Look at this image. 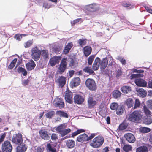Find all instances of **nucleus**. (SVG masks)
Returning a JSON list of instances; mask_svg holds the SVG:
<instances>
[{
  "instance_id": "50",
  "label": "nucleus",
  "mask_w": 152,
  "mask_h": 152,
  "mask_svg": "<svg viewBox=\"0 0 152 152\" xmlns=\"http://www.w3.org/2000/svg\"><path fill=\"white\" fill-rule=\"evenodd\" d=\"M128 126V124L124 122L121 124L119 126V128L121 130H123L126 129Z\"/></svg>"
},
{
  "instance_id": "62",
  "label": "nucleus",
  "mask_w": 152,
  "mask_h": 152,
  "mask_svg": "<svg viewBox=\"0 0 152 152\" xmlns=\"http://www.w3.org/2000/svg\"><path fill=\"white\" fill-rule=\"evenodd\" d=\"M29 82V80H28V79H27L26 80H25L22 81V84L23 85H24V86H26L27 85V84Z\"/></svg>"
},
{
  "instance_id": "8",
  "label": "nucleus",
  "mask_w": 152,
  "mask_h": 152,
  "mask_svg": "<svg viewBox=\"0 0 152 152\" xmlns=\"http://www.w3.org/2000/svg\"><path fill=\"white\" fill-rule=\"evenodd\" d=\"M74 102L77 104H81L84 101V98L79 94L76 95L74 97Z\"/></svg>"
},
{
  "instance_id": "47",
  "label": "nucleus",
  "mask_w": 152,
  "mask_h": 152,
  "mask_svg": "<svg viewBox=\"0 0 152 152\" xmlns=\"http://www.w3.org/2000/svg\"><path fill=\"white\" fill-rule=\"evenodd\" d=\"M140 104V103L138 99H136L134 104V106L133 107V109H135L139 107Z\"/></svg>"
},
{
  "instance_id": "56",
  "label": "nucleus",
  "mask_w": 152,
  "mask_h": 152,
  "mask_svg": "<svg viewBox=\"0 0 152 152\" xmlns=\"http://www.w3.org/2000/svg\"><path fill=\"white\" fill-rule=\"evenodd\" d=\"M51 139L53 141H56L58 139V134L55 133H53L51 136Z\"/></svg>"
},
{
  "instance_id": "32",
  "label": "nucleus",
  "mask_w": 152,
  "mask_h": 152,
  "mask_svg": "<svg viewBox=\"0 0 152 152\" xmlns=\"http://www.w3.org/2000/svg\"><path fill=\"white\" fill-rule=\"evenodd\" d=\"M121 91L124 93H128L131 90V88L129 86H124L121 89Z\"/></svg>"
},
{
  "instance_id": "33",
  "label": "nucleus",
  "mask_w": 152,
  "mask_h": 152,
  "mask_svg": "<svg viewBox=\"0 0 152 152\" xmlns=\"http://www.w3.org/2000/svg\"><path fill=\"white\" fill-rule=\"evenodd\" d=\"M75 142L72 140H68L66 142V145L67 147L69 148H73L75 145Z\"/></svg>"
},
{
  "instance_id": "11",
  "label": "nucleus",
  "mask_w": 152,
  "mask_h": 152,
  "mask_svg": "<svg viewBox=\"0 0 152 152\" xmlns=\"http://www.w3.org/2000/svg\"><path fill=\"white\" fill-rule=\"evenodd\" d=\"M54 104L56 107H59L60 108H63L64 106V102L61 98H56L55 100Z\"/></svg>"
},
{
  "instance_id": "10",
  "label": "nucleus",
  "mask_w": 152,
  "mask_h": 152,
  "mask_svg": "<svg viewBox=\"0 0 152 152\" xmlns=\"http://www.w3.org/2000/svg\"><path fill=\"white\" fill-rule=\"evenodd\" d=\"M16 148L17 152H25L27 148V146L24 143H21L18 144Z\"/></svg>"
},
{
  "instance_id": "25",
  "label": "nucleus",
  "mask_w": 152,
  "mask_h": 152,
  "mask_svg": "<svg viewBox=\"0 0 152 152\" xmlns=\"http://www.w3.org/2000/svg\"><path fill=\"white\" fill-rule=\"evenodd\" d=\"M41 55L42 57L45 60L48 59L49 58L48 51L47 50H41Z\"/></svg>"
},
{
  "instance_id": "31",
  "label": "nucleus",
  "mask_w": 152,
  "mask_h": 152,
  "mask_svg": "<svg viewBox=\"0 0 152 152\" xmlns=\"http://www.w3.org/2000/svg\"><path fill=\"white\" fill-rule=\"evenodd\" d=\"M58 61V58L56 57H55L51 58L50 59L49 61V63L52 66H53L57 63Z\"/></svg>"
},
{
  "instance_id": "23",
  "label": "nucleus",
  "mask_w": 152,
  "mask_h": 152,
  "mask_svg": "<svg viewBox=\"0 0 152 152\" xmlns=\"http://www.w3.org/2000/svg\"><path fill=\"white\" fill-rule=\"evenodd\" d=\"M73 46V44L72 42H69L67 45H66L64 48V49L63 50V53L64 54L68 53L69 51Z\"/></svg>"
},
{
  "instance_id": "3",
  "label": "nucleus",
  "mask_w": 152,
  "mask_h": 152,
  "mask_svg": "<svg viewBox=\"0 0 152 152\" xmlns=\"http://www.w3.org/2000/svg\"><path fill=\"white\" fill-rule=\"evenodd\" d=\"M104 142L103 137L101 136H98L93 139L90 145L94 148H98L102 145Z\"/></svg>"
},
{
  "instance_id": "63",
  "label": "nucleus",
  "mask_w": 152,
  "mask_h": 152,
  "mask_svg": "<svg viewBox=\"0 0 152 152\" xmlns=\"http://www.w3.org/2000/svg\"><path fill=\"white\" fill-rule=\"evenodd\" d=\"M146 10L148 12L152 14V9L149 7H146Z\"/></svg>"
},
{
  "instance_id": "64",
  "label": "nucleus",
  "mask_w": 152,
  "mask_h": 152,
  "mask_svg": "<svg viewBox=\"0 0 152 152\" xmlns=\"http://www.w3.org/2000/svg\"><path fill=\"white\" fill-rule=\"evenodd\" d=\"M109 151V147H106L102 150V152H108Z\"/></svg>"
},
{
  "instance_id": "20",
  "label": "nucleus",
  "mask_w": 152,
  "mask_h": 152,
  "mask_svg": "<svg viewBox=\"0 0 152 152\" xmlns=\"http://www.w3.org/2000/svg\"><path fill=\"white\" fill-rule=\"evenodd\" d=\"M88 103L89 107L90 108H92L96 105V102L94 100L93 97L90 96L88 98Z\"/></svg>"
},
{
  "instance_id": "52",
  "label": "nucleus",
  "mask_w": 152,
  "mask_h": 152,
  "mask_svg": "<svg viewBox=\"0 0 152 152\" xmlns=\"http://www.w3.org/2000/svg\"><path fill=\"white\" fill-rule=\"evenodd\" d=\"M26 34H17L15 36V38L18 41H20V39L22 38L23 36H25Z\"/></svg>"
},
{
  "instance_id": "19",
  "label": "nucleus",
  "mask_w": 152,
  "mask_h": 152,
  "mask_svg": "<svg viewBox=\"0 0 152 152\" xmlns=\"http://www.w3.org/2000/svg\"><path fill=\"white\" fill-rule=\"evenodd\" d=\"M100 59L98 57L95 59L92 65V68L94 70H97L98 69L99 64L100 65Z\"/></svg>"
},
{
  "instance_id": "38",
  "label": "nucleus",
  "mask_w": 152,
  "mask_h": 152,
  "mask_svg": "<svg viewBox=\"0 0 152 152\" xmlns=\"http://www.w3.org/2000/svg\"><path fill=\"white\" fill-rule=\"evenodd\" d=\"M116 111V114L119 115H122L124 113L123 108L121 105L118 107Z\"/></svg>"
},
{
  "instance_id": "24",
  "label": "nucleus",
  "mask_w": 152,
  "mask_h": 152,
  "mask_svg": "<svg viewBox=\"0 0 152 152\" xmlns=\"http://www.w3.org/2000/svg\"><path fill=\"white\" fill-rule=\"evenodd\" d=\"M46 149L48 152H56V149L53 144L48 143Z\"/></svg>"
},
{
  "instance_id": "42",
  "label": "nucleus",
  "mask_w": 152,
  "mask_h": 152,
  "mask_svg": "<svg viewBox=\"0 0 152 152\" xmlns=\"http://www.w3.org/2000/svg\"><path fill=\"white\" fill-rule=\"evenodd\" d=\"M80 83V79L78 77H76L75 78L73 81L74 86L76 87L78 86Z\"/></svg>"
},
{
  "instance_id": "4",
  "label": "nucleus",
  "mask_w": 152,
  "mask_h": 152,
  "mask_svg": "<svg viewBox=\"0 0 152 152\" xmlns=\"http://www.w3.org/2000/svg\"><path fill=\"white\" fill-rule=\"evenodd\" d=\"M41 55V50L36 46L34 47L31 50V56L35 61H37L40 58Z\"/></svg>"
},
{
  "instance_id": "12",
  "label": "nucleus",
  "mask_w": 152,
  "mask_h": 152,
  "mask_svg": "<svg viewBox=\"0 0 152 152\" xmlns=\"http://www.w3.org/2000/svg\"><path fill=\"white\" fill-rule=\"evenodd\" d=\"M124 137L126 140L129 142L132 143L135 140L134 136L131 133H127L125 134Z\"/></svg>"
},
{
  "instance_id": "55",
  "label": "nucleus",
  "mask_w": 152,
  "mask_h": 152,
  "mask_svg": "<svg viewBox=\"0 0 152 152\" xmlns=\"http://www.w3.org/2000/svg\"><path fill=\"white\" fill-rule=\"evenodd\" d=\"M148 107L150 109L152 110V100H149L146 102Z\"/></svg>"
},
{
  "instance_id": "53",
  "label": "nucleus",
  "mask_w": 152,
  "mask_h": 152,
  "mask_svg": "<svg viewBox=\"0 0 152 152\" xmlns=\"http://www.w3.org/2000/svg\"><path fill=\"white\" fill-rule=\"evenodd\" d=\"M132 147L131 146L125 145L123 147V150L125 152H128L132 149Z\"/></svg>"
},
{
  "instance_id": "37",
  "label": "nucleus",
  "mask_w": 152,
  "mask_h": 152,
  "mask_svg": "<svg viewBox=\"0 0 152 152\" xmlns=\"http://www.w3.org/2000/svg\"><path fill=\"white\" fill-rule=\"evenodd\" d=\"M65 126L64 124H61L56 128L55 130L56 132L60 133L64 129H65Z\"/></svg>"
},
{
  "instance_id": "6",
  "label": "nucleus",
  "mask_w": 152,
  "mask_h": 152,
  "mask_svg": "<svg viewBox=\"0 0 152 152\" xmlns=\"http://www.w3.org/2000/svg\"><path fill=\"white\" fill-rule=\"evenodd\" d=\"M12 149V147L10 141H5L2 144V150L3 152H11Z\"/></svg>"
},
{
  "instance_id": "41",
  "label": "nucleus",
  "mask_w": 152,
  "mask_h": 152,
  "mask_svg": "<svg viewBox=\"0 0 152 152\" xmlns=\"http://www.w3.org/2000/svg\"><path fill=\"white\" fill-rule=\"evenodd\" d=\"M121 93L119 91L115 90L113 92V96L115 98H117L120 97Z\"/></svg>"
},
{
  "instance_id": "34",
  "label": "nucleus",
  "mask_w": 152,
  "mask_h": 152,
  "mask_svg": "<svg viewBox=\"0 0 152 152\" xmlns=\"http://www.w3.org/2000/svg\"><path fill=\"white\" fill-rule=\"evenodd\" d=\"M83 71L86 73H88L90 74H94V72L91 67L86 66L83 69Z\"/></svg>"
},
{
  "instance_id": "45",
  "label": "nucleus",
  "mask_w": 152,
  "mask_h": 152,
  "mask_svg": "<svg viewBox=\"0 0 152 152\" xmlns=\"http://www.w3.org/2000/svg\"><path fill=\"white\" fill-rule=\"evenodd\" d=\"M120 105H118V104L115 102L112 103L110 106V108L112 110H116L118 107Z\"/></svg>"
},
{
  "instance_id": "35",
  "label": "nucleus",
  "mask_w": 152,
  "mask_h": 152,
  "mask_svg": "<svg viewBox=\"0 0 152 152\" xmlns=\"http://www.w3.org/2000/svg\"><path fill=\"white\" fill-rule=\"evenodd\" d=\"M143 121V122L146 124H150L152 123V118L150 117H145Z\"/></svg>"
},
{
  "instance_id": "21",
  "label": "nucleus",
  "mask_w": 152,
  "mask_h": 152,
  "mask_svg": "<svg viewBox=\"0 0 152 152\" xmlns=\"http://www.w3.org/2000/svg\"><path fill=\"white\" fill-rule=\"evenodd\" d=\"M88 135L84 133L78 136L77 138V140L79 142H83L87 141Z\"/></svg>"
},
{
  "instance_id": "2",
  "label": "nucleus",
  "mask_w": 152,
  "mask_h": 152,
  "mask_svg": "<svg viewBox=\"0 0 152 152\" xmlns=\"http://www.w3.org/2000/svg\"><path fill=\"white\" fill-rule=\"evenodd\" d=\"M141 118V115L140 112L135 111L129 115L128 120L135 123L139 122Z\"/></svg>"
},
{
  "instance_id": "61",
  "label": "nucleus",
  "mask_w": 152,
  "mask_h": 152,
  "mask_svg": "<svg viewBox=\"0 0 152 152\" xmlns=\"http://www.w3.org/2000/svg\"><path fill=\"white\" fill-rule=\"evenodd\" d=\"M81 18H78L77 19L75 20H73V21L71 22V24H73V25H75V24L77 23L78 22H79L80 20H81Z\"/></svg>"
},
{
  "instance_id": "26",
  "label": "nucleus",
  "mask_w": 152,
  "mask_h": 152,
  "mask_svg": "<svg viewBox=\"0 0 152 152\" xmlns=\"http://www.w3.org/2000/svg\"><path fill=\"white\" fill-rule=\"evenodd\" d=\"M84 53L85 56H88L91 53V48L89 46H86L84 48Z\"/></svg>"
},
{
  "instance_id": "13",
  "label": "nucleus",
  "mask_w": 152,
  "mask_h": 152,
  "mask_svg": "<svg viewBox=\"0 0 152 152\" xmlns=\"http://www.w3.org/2000/svg\"><path fill=\"white\" fill-rule=\"evenodd\" d=\"M40 135L42 138L45 140H48L50 137L48 135V132L46 130H41L39 131Z\"/></svg>"
},
{
  "instance_id": "39",
  "label": "nucleus",
  "mask_w": 152,
  "mask_h": 152,
  "mask_svg": "<svg viewBox=\"0 0 152 152\" xmlns=\"http://www.w3.org/2000/svg\"><path fill=\"white\" fill-rule=\"evenodd\" d=\"M71 131V129H64L61 132L59 133L61 135V137H63L67 134L68 133L70 132Z\"/></svg>"
},
{
  "instance_id": "51",
  "label": "nucleus",
  "mask_w": 152,
  "mask_h": 152,
  "mask_svg": "<svg viewBox=\"0 0 152 152\" xmlns=\"http://www.w3.org/2000/svg\"><path fill=\"white\" fill-rule=\"evenodd\" d=\"M84 130L83 129H80L77 130V131L75 132H74L72 133V136H75L80 133L84 132Z\"/></svg>"
},
{
  "instance_id": "28",
  "label": "nucleus",
  "mask_w": 152,
  "mask_h": 152,
  "mask_svg": "<svg viewBox=\"0 0 152 152\" xmlns=\"http://www.w3.org/2000/svg\"><path fill=\"white\" fill-rule=\"evenodd\" d=\"M138 94L142 97H144L147 95L146 91L142 89H139L137 91Z\"/></svg>"
},
{
  "instance_id": "29",
  "label": "nucleus",
  "mask_w": 152,
  "mask_h": 152,
  "mask_svg": "<svg viewBox=\"0 0 152 152\" xmlns=\"http://www.w3.org/2000/svg\"><path fill=\"white\" fill-rule=\"evenodd\" d=\"M125 103L127 106L128 107L130 108L132 107H133L134 102L132 98H129L125 101Z\"/></svg>"
},
{
  "instance_id": "58",
  "label": "nucleus",
  "mask_w": 152,
  "mask_h": 152,
  "mask_svg": "<svg viewBox=\"0 0 152 152\" xmlns=\"http://www.w3.org/2000/svg\"><path fill=\"white\" fill-rule=\"evenodd\" d=\"M32 42L31 41L29 40L28 41L25 43V47L26 48H28L30 47L32 45Z\"/></svg>"
},
{
  "instance_id": "49",
  "label": "nucleus",
  "mask_w": 152,
  "mask_h": 152,
  "mask_svg": "<svg viewBox=\"0 0 152 152\" xmlns=\"http://www.w3.org/2000/svg\"><path fill=\"white\" fill-rule=\"evenodd\" d=\"M77 62L75 58H71V61L69 63V66H76Z\"/></svg>"
},
{
  "instance_id": "17",
  "label": "nucleus",
  "mask_w": 152,
  "mask_h": 152,
  "mask_svg": "<svg viewBox=\"0 0 152 152\" xmlns=\"http://www.w3.org/2000/svg\"><path fill=\"white\" fill-rule=\"evenodd\" d=\"M107 57L104 58L102 60L101 62L100 61V68L101 70H104L107 66L108 64V61Z\"/></svg>"
},
{
  "instance_id": "59",
  "label": "nucleus",
  "mask_w": 152,
  "mask_h": 152,
  "mask_svg": "<svg viewBox=\"0 0 152 152\" xmlns=\"http://www.w3.org/2000/svg\"><path fill=\"white\" fill-rule=\"evenodd\" d=\"M143 110L145 114H150V112L145 105L143 107Z\"/></svg>"
},
{
  "instance_id": "40",
  "label": "nucleus",
  "mask_w": 152,
  "mask_h": 152,
  "mask_svg": "<svg viewBox=\"0 0 152 152\" xmlns=\"http://www.w3.org/2000/svg\"><path fill=\"white\" fill-rule=\"evenodd\" d=\"M17 71L19 73H23V75L24 76H26L27 74V72L25 69L21 67H19L17 69Z\"/></svg>"
},
{
  "instance_id": "1",
  "label": "nucleus",
  "mask_w": 152,
  "mask_h": 152,
  "mask_svg": "<svg viewBox=\"0 0 152 152\" xmlns=\"http://www.w3.org/2000/svg\"><path fill=\"white\" fill-rule=\"evenodd\" d=\"M141 75L140 74H132L131 75L132 78H135L134 82L137 86L140 87L146 86L147 83L145 80L138 77H140Z\"/></svg>"
},
{
  "instance_id": "48",
  "label": "nucleus",
  "mask_w": 152,
  "mask_h": 152,
  "mask_svg": "<svg viewBox=\"0 0 152 152\" xmlns=\"http://www.w3.org/2000/svg\"><path fill=\"white\" fill-rule=\"evenodd\" d=\"M86 40L85 39H79L77 42L79 44V45L82 47L84 45L86 44Z\"/></svg>"
},
{
  "instance_id": "16",
  "label": "nucleus",
  "mask_w": 152,
  "mask_h": 152,
  "mask_svg": "<svg viewBox=\"0 0 152 152\" xmlns=\"http://www.w3.org/2000/svg\"><path fill=\"white\" fill-rule=\"evenodd\" d=\"M65 98L66 101L70 104L72 102V93L71 92H66L65 95Z\"/></svg>"
},
{
  "instance_id": "43",
  "label": "nucleus",
  "mask_w": 152,
  "mask_h": 152,
  "mask_svg": "<svg viewBox=\"0 0 152 152\" xmlns=\"http://www.w3.org/2000/svg\"><path fill=\"white\" fill-rule=\"evenodd\" d=\"M17 60V59L16 58H15L11 62L10 65L8 66V68L10 69H12L14 67Z\"/></svg>"
},
{
  "instance_id": "18",
  "label": "nucleus",
  "mask_w": 152,
  "mask_h": 152,
  "mask_svg": "<svg viewBox=\"0 0 152 152\" xmlns=\"http://www.w3.org/2000/svg\"><path fill=\"white\" fill-rule=\"evenodd\" d=\"M98 4H93L86 6L87 10L91 12H94L98 9Z\"/></svg>"
},
{
  "instance_id": "14",
  "label": "nucleus",
  "mask_w": 152,
  "mask_h": 152,
  "mask_svg": "<svg viewBox=\"0 0 152 152\" xmlns=\"http://www.w3.org/2000/svg\"><path fill=\"white\" fill-rule=\"evenodd\" d=\"M122 6L128 9H131L135 7V4L131 2L124 1L122 3Z\"/></svg>"
},
{
  "instance_id": "46",
  "label": "nucleus",
  "mask_w": 152,
  "mask_h": 152,
  "mask_svg": "<svg viewBox=\"0 0 152 152\" xmlns=\"http://www.w3.org/2000/svg\"><path fill=\"white\" fill-rule=\"evenodd\" d=\"M140 131L142 133H148L151 131V129L148 127H142L140 128Z\"/></svg>"
},
{
  "instance_id": "30",
  "label": "nucleus",
  "mask_w": 152,
  "mask_h": 152,
  "mask_svg": "<svg viewBox=\"0 0 152 152\" xmlns=\"http://www.w3.org/2000/svg\"><path fill=\"white\" fill-rule=\"evenodd\" d=\"M148 147L145 146L140 147L136 149V152H148Z\"/></svg>"
},
{
  "instance_id": "36",
  "label": "nucleus",
  "mask_w": 152,
  "mask_h": 152,
  "mask_svg": "<svg viewBox=\"0 0 152 152\" xmlns=\"http://www.w3.org/2000/svg\"><path fill=\"white\" fill-rule=\"evenodd\" d=\"M55 112L54 111L50 110L48 111L45 114L46 117L48 118H51L54 115Z\"/></svg>"
},
{
  "instance_id": "15",
  "label": "nucleus",
  "mask_w": 152,
  "mask_h": 152,
  "mask_svg": "<svg viewBox=\"0 0 152 152\" xmlns=\"http://www.w3.org/2000/svg\"><path fill=\"white\" fill-rule=\"evenodd\" d=\"M36 64L34 61L31 60L29 61L26 64V66L28 71H30L33 69L35 66Z\"/></svg>"
},
{
  "instance_id": "27",
  "label": "nucleus",
  "mask_w": 152,
  "mask_h": 152,
  "mask_svg": "<svg viewBox=\"0 0 152 152\" xmlns=\"http://www.w3.org/2000/svg\"><path fill=\"white\" fill-rule=\"evenodd\" d=\"M56 114L61 117L67 118L69 117L68 114L64 111H57L56 112Z\"/></svg>"
},
{
  "instance_id": "5",
  "label": "nucleus",
  "mask_w": 152,
  "mask_h": 152,
  "mask_svg": "<svg viewBox=\"0 0 152 152\" xmlns=\"http://www.w3.org/2000/svg\"><path fill=\"white\" fill-rule=\"evenodd\" d=\"M85 84L86 86L90 90L94 91L96 88L95 82L92 79H87L86 81Z\"/></svg>"
},
{
  "instance_id": "60",
  "label": "nucleus",
  "mask_w": 152,
  "mask_h": 152,
  "mask_svg": "<svg viewBox=\"0 0 152 152\" xmlns=\"http://www.w3.org/2000/svg\"><path fill=\"white\" fill-rule=\"evenodd\" d=\"M122 72L121 69H118L116 72V77H118L120 76L122 74Z\"/></svg>"
},
{
  "instance_id": "57",
  "label": "nucleus",
  "mask_w": 152,
  "mask_h": 152,
  "mask_svg": "<svg viewBox=\"0 0 152 152\" xmlns=\"http://www.w3.org/2000/svg\"><path fill=\"white\" fill-rule=\"evenodd\" d=\"M107 59L109 60V64L108 65V67H111L113 65V59L111 57L107 58Z\"/></svg>"
},
{
  "instance_id": "22",
  "label": "nucleus",
  "mask_w": 152,
  "mask_h": 152,
  "mask_svg": "<svg viewBox=\"0 0 152 152\" xmlns=\"http://www.w3.org/2000/svg\"><path fill=\"white\" fill-rule=\"evenodd\" d=\"M66 82V78L63 76H61L58 80V82L59 86L61 87H63L65 85Z\"/></svg>"
},
{
  "instance_id": "44",
  "label": "nucleus",
  "mask_w": 152,
  "mask_h": 152,
  "mask_svg": "<svg viewBox=\"0 0 152 152\" xmlns=\"http://www.w3.org/2000/svg\"><path fill=\"white\" fill-rule=\"evenodd\" d=\"M95 55H92L90 56L88 59V65H91L95 57Z\"/></svg>"
},
{
  "instance_id": "54",
  "label": "nucleus",
  "mask_w": 152,
  "mask_h": 152,
  "mask_svg": "<svg viewBox=\"0 0 152 152\" xmlns=\"http://www.w3.org/2000/svg\"><path fill=\"white\" fill-rule=\"evenodd\" d=\"M51 5L50 4L47 2H45L43 3V7L45 9H49Z\"/></svg>"
},
{
  "instance_id": "9",
  "label": "nucleus",
  "mask_w": 152,
  "mask_h": 152,
  "mask_svg": "<svg viewBox=\"0 0 152 152\" xmlns=\"http://www.w3.org/2000/svg\"><path fill=\"white\" fill-rule=\"evenodd\" d=\"M67 63L65 61L62 60L58 68V72L60 74L63 73L66 69Z\"/></svg>"
},
{
  "instance_id": "7",
  "label": "nucleus",
  "mask_w": 152,
  "mask_h": 152,
  "mask_svg": "<svg viewBox=\"0 0 152 152\" xmlns=\"http://www.w3.org/2000/svg\"><path fill=\"white\" fill-rule=\"evenodd\" d=\"M23 141L22 135L20 133L14 134L12 140V142L15 144H19Z\"/></svg>"
}]
</instances>
